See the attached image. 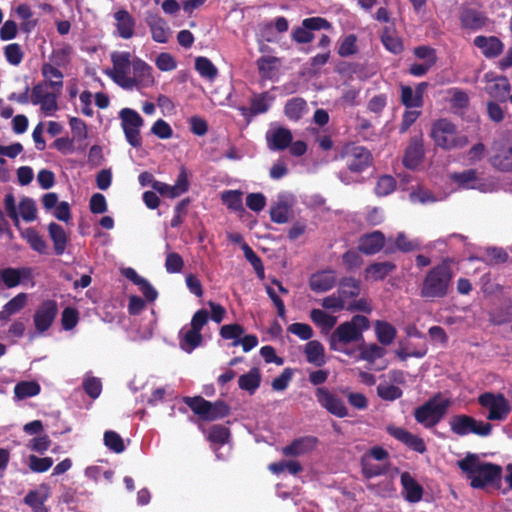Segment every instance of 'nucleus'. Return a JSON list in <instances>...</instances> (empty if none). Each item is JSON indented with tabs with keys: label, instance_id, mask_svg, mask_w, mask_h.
I'll list each match as a JSON object with an SVG mask.
<instances>
[{
	"label": "nucleus",
	"instance_id": "f257e3e1",
	"mask_svg": "<svg viewBox=\"0 0 512 512\" xmlns=\"http://www.w3.org/2000/svg\"><path fill=\"white\" fill-rule=\"evenodd\" d=\"M457 465L471 480L470 485L472 488L482 489L486 485L501 479V466L494 463L481 462L477 454L468 453L465 458L457 462Z\"/></svg>",
	"mask_w": 512,
	"mask_h": 512
},
{
	"label": "nucleus",
	"instance_id": "f03ea898",
	"mask_svg": "<svg viewBox=\"0 0 512 512\" xmlns=\"http://www.w3.org/2000/svg\"><path fill=\"white\" fill-rule=\"evenodd\" d=\"M370 328V321L364 315H354L350 321L341 323L329 337V348L332 351L352 355L346 346L352 342L363 341V332Z\"/></svg>",
	"mask_w": 512,
	"mask_h": 512
},
{
	"label": "nucleus",
	"instance_id": "7ed1b4c3",
	"mask_svg": "<svg viewBox=\"0 0 512 512\" xmlns=\"http://www.w3.org/2000/svg\"><path fill=\"white\" fill-rule=\"evenodd\" d=\"M454 273L450 262L446 259L432 267L425 275L420 295L423 298H444L448 295Z\"/></svg>",
	"mask_w": 512,
	"mask_h": 512
},
{
	"label": "nucleus",
	"instance_id": "20e7f679",
	"mask_svg": "<svg viewBox=\"0 0 512 512\" xmlns=\"http://www.w3.org/2000/svg\"><path fill=\"white\" fill-rule=\"evenodd\" d=\"M430 137L435 146L445 151L462 149L468 144V137L458 132L456 125L446 118L432 123Z\"/></svg>",
	"mask_w": 512,
	"mask_h": 512
},
{
	"label": "nucleus",
	"instance_id": "39448f33",
	"mask_svg": "<svg viewBox=\"0 0 512 512\" xmlns=\"http://www.w3.org/2000/svg\"><path fill=\"white\" fill-rule=\"evenodd\" d=\"M183 402L203 421L223 419L230 414V406L223 400L210 402L202 396L183 398Z\"/></svg>",
	"mask_w": 512,
	"mask_h": 512
},
{
	"label": "nucleus",
	"instance_id": "423d86ee",
	"mask_svg": "<svg viewBox=\"0 0 512 512\" xmlns=\"http://www.w3.org/2000/svg\"><path fill=\"white\" fill-rule=\"evenodd\" d=\"M339 158L345 162L349 172L354 174H360L373 165L371 151L354 142H349L342 146Z\"/></svg>",
	"mask_w": 512,
	"mask_h": 512
},
{
	"label": "nucleus",
	"instance_id": "0eeeda50",
	"mask_svg": "<svg viewBox=\"0 0 512 512\" xmlns=\"http://www.w3.org/2000/svg\"><path fill=\"white\" fill-rule=\"evenodd\" d=\"M439 397L440 393L417 407L414 411L415 420L426 428H432L439 423L450 405L448 399L437 402Z\"/></svg>",
	"mask_w": 512,
	"mask_h": 512
},
{
	"label": "nucleus",
	"instance_id": "6e6552de",
	"mask_svg": "<svg viewBox=\"0 0 512 512\" xmlns=\"http://www.w3.org/2000/svg\"><path fill=\"white\" fill-rule=\"evenodd\" d=\"M121 127L123 129L126 141L134 148L142 145L140 129L144 124L141 115L134 109L123 108L119 112Z\"/></svg>",
	"mask_w": 512,
	"mask_h": 512
},
{
	"label": "nucleus",
	"instance_id": "1a4fd4ad",
	"mask_svg": "<svg viewBox=\"0 0 512 512\" xmlns=\"http://www.w3.org/2000/svg\"><path fill=\"white\" fill-rule=\"evenodd\" d=\"M111 62L113 64V68L111 71L107 72V75L120 87L124 89H131L132 80H130L128 74L133 61H131L130 52H112Z\"/></svg>",
	"mask_w": 512,
	"mask_h": 512
},
{
	"label": "nucleus",
	"instance_id": "9d476101",
	"mask_svg": "<svg viewBox=\"0 0 512 512\" xmlns=\"http://www.w3.org/2000/svg\"><path fill=\"white\" fill-rule=\"evenodd\" d=\"M478 403L488 410L486 418L490 421H503L511 411L509 401L502 394L485 392L478 397Z\"/></svg>",
	"mask_w": 512,
	"mask_h": 512
},
{
	"label": "nucleus",
	"instance_id": "9b49d317",
	"mask_svg": "<svg viewBox=\"0 0 512 512\" xmlns=\"http://www.w3.org/2000/svg\"><path fill=\"white\" fill-rule=\"evenodd\" d=\"M50 86L46 81H40L35 84L31 90L30 101L33 105H40L41 110L45 115H53L58 109L57 98L58 93L48 91Z\"/></svg>",
	"mask_w": 512,
	"mask_h": 512
},
{
	"label": "nucleus",
	"instance_id": "f8f14e48",
	"mask_svg": "<svg viewBox=\"0 0 512 512\" xmlns=\"http://www.w3.org/2000/svg\"><path fill=\"white\" fill-rule=\"evenodd\" d=\"M58 314V304L55 300L43 301L35 310L33 322L39 334L45 333L53 324Z\"/></svg>",
	"mask_w": 512,
	"mask_h": 512
},
{
	"label": "nucleus",
	"instance_id": "ddd939ff",
	"mask_svg": "<svg viewBox=\"0 0 512 512\" xmlns=\"http://www.w3.org/2000/svg\"><path fill=\"white\" fill-rule=\"evenodd\" d=\"M318 403L330 414L339 418L346 417L348 410L344 401L325 387H318L315 392Z\"/></svg>",
	"mask_w": 512,
	"mask_h": 512
},
{
	"label": "nucleus",
	"instance_id": "4468645a",
	"mask_svg": "<svg viewBox=\"0 0 512 512\" xmlns=\"http://www.w3.org/2000/svg\"><path fill=\"white\" fill-rule=\"evenodd\" d=\"M428 82L418 83L415 89L408 85H401L400 101L407 109H421L424 105V93L428 88Z\"/></svg>",
	"mask_w": 512,
	"mask_h": 512
},
{
	"label": "nucleus",
	"instance_id": "2eb2a0df",
	"mask_svg": "<svg viewBox=\"0 0 512 512\" xmlns=\"http://www.w3.org/2000/svg\"><path fill=\"white\" fill-rule=\"evenodd\" d=\"M386 431L390 436L415 452L423 454L427 450L424 440L421 437L412 434L405 428L389 425L386 427Z\"/></svg>",
	"mask_w": 512,
	"mask_h": 512
},
{
	"label": "nucleus",
	"instance_id": "dca6fc26",
	"mask_svg": "<svg viewBox=\"0 0 512 512\" xmlns=\"http://www.w3.org/2000/svg\"><path fill=\"white\" fill-rule=\"evenodd\" d=\"M318 443V438L312 435L299 437L283 447L282 454L286 457H299L312 452L316 449Z\"/></svg>",
	"mask_w": 512,
	"mask_h": 512
},
{
	"label": "nucleus",
	"instance_id": "f3484780",
	"mask_svg": "<svg viewBox=\"0 0 512 512\" xmlns=\"http://www.w3.org/2000/svg\"><path fill=\"white\" fill-rule=\"evenodd\" d=\"M132 68L133 77H130V80H132L131 89L136 86L150 87L154 84L153 68L145 61L139 58L134 59Z\"/></svg>",
	"mask_w": 512,
	"mask_h": 512
},
{
	"label": "nucleus",
	"instance_id": "a211bd4d",
	"mask_svg": "<svg viewBox=\"0 0 512 512\" xmlns=\"http://www.w3.org/2000/svg\"><path fill=\"white\" fill-rule=\"evenodd\" d=\"M146 24L150 28L152 39L157 43H167L171 35V30L167 22L158 14L148 12L145 18Z\"/></svg>",
	"mask_w": 512,
	"mask_h": 512
},
{
	"label": "nucleus",
	"instance_id": "6ab92c4d",
	"mask_svg": "<svg viewBox=\"0 0 512 512\" xmlns=\"http://www.w3.org/2000/svg\"><path fill=\"white\" fill-rule=\"evenodd\" d=\"M385 242V235L381 231L375 230L359 238L358 251L365 255H374L384 248Z\"/></svg>",
	"mask_w": 512,
	"mask_h": 512
},
{
	"label": "nucleus",
	"instance_id": "aec40b11",
	"mask_svg": "<svg viewBox=\"0 0 512 512\" xmlns=\"http://www.w3.org/2000/svg\"><path fill=\"white\" fill-rule=\"evenodd\" d=\"M266 141L271 151H283L291 145L293 135L290 129L277 127L266 133Z\"/></svg>",
	"mask_w": 512,
	"mask_h": 512
},
{
	"label": "nucleus",
	"instance_id": "412c9836",
	"mask_svg": "<svg viewBox=\"0 0 512 512\" xmlns=\"http://www.w3.org/2000/svg\"><path fill=\"white\" fill-rule=\"evenodd\" d=\"M494 154L490 158L491 165L503 172L512 171V147L503 144L496 143L493 146Z\"/></svg>",
	"mask_w": 512,
	"mask_h": 512
},
{
	"label": "nucleus",
	"instance_id": "4be33fe9",
	"mask_svg": "<svg viewBox=\"0 0 512 512\" xmlns=\"http://www.w3.org/2000/svg\"><path fill=\"white\" fill-rule=\"evenodd\" d=\"M475 47L488 59L498 57L504 48L502 41L496 36H476L473 40Z\"/></svg>",
	"mask_w": 512,
	"mask_h": 512
},
{
	"label": "nucleus",
	"instance_id": "5701e85b",
	"mask_svg": "<svg viewBox=\"0 0 512 512\" xmlns=\"http://www.w3.org/2000/svg\"><path fill=\"white\" fill-rule=\"evenodd\" d=\"M424 158V148L420 137H412L405 149L403 165L408 169H415Z\"/></svg>",
	"mask_w": 512,
	"mask_h": 512
},
{
	"label": "nucleus",
	"instance_id": "b1692460",
	"mask_svg": "<svg viewBox=\"0 0 512 512\" xmlns=\"http://www.w3.org/2000/svg\"><path fill=\"white\" fill-rule=\"evenodd\" d=\"M402 493L405 500L410 503H417L423 497V487L412 477L409 472H402L400 477Z\"/></svg>",
	"mask_w": 512,
	"mask_h": 512
},
{
	"label": "nucleus",
	"instance_id": "393cba45",
	"mask_svg": "<svg viewBox=\"0 0 512 512\" xmlns=\"http://www.w3.org/2000/svg\"><path fill=\"white\" fill-rule=\"evenodd\" d=\"M0 277L7 288H14L18 286L22 280H30L32 278V269L29 267H8L0 270Z\"/></svg>",
	"mask_w": 512,
	"mask_h": 512
},
{
	"label": "nucleus",
	"instance_id": "a878e982",
	"mask_svg": "<svg viewBox=\"0 0 512 512\" xmlns=\"http://www.w3.org/2000/svg\"><path fill=\"white\" fill-rule=\"evenodd\" d=\"M336 284L335 272L331 269L316 272L311 275L309 286L314 292H326Z\"/></svg>",
	"mask_w": 512,
	"mask_h": 512
},
{
	"label": "nucleus",
	"instance_id": "bb28decb",
	"mask_svg": "<svg viewBox=\"0 0 512 512\" xmlns=\"http://www.w3.org/2000/svg\"><path fill=\"white\" fill-rule=\"evenodd\" d=\"M269 100H272V97H270L268 92H263L251 98L250 108L240 106L238 110L245 118L263 114L269 110Z\"/></svg>",
	"mask_w": 512,
	"mask_h": 512
},
{
	"label": "nucleus",
	"instance_id": "cd10ccee",
	"mask_svg": "<svg viewBox=\"0 0 512 512\" xmlns=\"http://www.w3.org/2000/svg\"><path fill=\"white\" fill-rule=\"evenodd\" d=\"M118 34L123 39H130L134 35L135 19L127 10L121 9L114 14Z\"/></svg>",
	"mask_w": 512,
	"mask_h": 512
},
{
	"label": "nucleus",
	"instance_id": "c85d7f7f",
	"mask_svg": "<svg viewBox=\"0 0 512 512\" xmlns=\"http://www.w3.org/2000/svg\"><path fill=\"white\" fill-rule=\"evenodd\" d=\"M202 341L203 336L201 332L191 327L188 329L183 327L179 332V346L187 353H191L194 349L200 346Z\"/></svg>",
	"mask_w": 512,
	"mask_h": 512
},
{
	"label": "nucleus",
	"instance_id": "c756f323",
	"mask_svg": "<svg viewBox=\"0 0 512 512\" xmlns=\"http://www.w3.org/2000/svg\"><path fill=\"white\" fill-rule=\"evenodd\" d=\"M59 68L60 67H56L50 63H43L41 66V73L45 79L44 81H46L50 88L58 94L61 93L64 85V75Z\"/></svg>",
	"mask_w": 512,
	"mask_h": 512
},
{
	"label": "nucleus",
	"instance_id": "7c9ffc66",
	"mask_svg": "<svg viewBox=\"0 0 512 512\" xmlns=\"http://www.w3.org/2000/svg\"><path fill=\"white\" fill-rule=\"evenodd\" d=\"M395 270L396 265L392 262H374L365 269V277L373 281H381Z\"/></svg>",
	"mask_w": 512,
	"mask_h": 512
},
{
	"label": "nucleus",
	"instance_id": "2f4dec72",
	"mask_svg": "<svg viewBox=\"0 0 512 512\" xmlns=\"http://www.w3.org/2000/svg\"><path fill=\"white\" fill-rule=\"evenodd\" d=\"M487 18L474 9H465L460 15L461 26L469 30H479L486 25Z\"/></svg>",
	"mask_w": 512,
	"mask_h": 512
},
{
	"label": "nucleus",
	"instance_id": "473e14b6",
	"mask_svg": "<svg viewBox=\"0 0 512 512\" xmlns=\"http://www.w3.org/2000/svg\"><path fill=\"white\" fill-rule=\"evenodd\" d=\"M337 293L343 300L356 298L361 293V281L352 276L343 277L338 283Z\"/></svg>",
	"mask_w": 512,
	"mask_h": 512
},
{
	"label": "nucleus",
	"instance_id": "72a5a7b5",
	"mask_svg": "<svg viewBox=\"0 0 512 512\" xmlns=\"http://www.w3.org/2000/svg\"><path fill=\"white\" fill-rule=\"evenodd\" d=\"M307 112V102L301 97L289 99L284 106V114L291 121H299Z\"/></svg>",
	"mask_w": 512,
	"mask_h": 512
},
{
	"label": "nucleus",
	"instance_id": "f704fd0d",
	"mask_svg": "<svg viewBox=\"0 0 512 512\" xmlns=\"http://www.w3.org/2000/svg\"><path fill=\"white\" fill-rule=\"evenodd\" d=\"M374 329L377 341L383 346L392 344L397 336L396 328L384 320H377Z\"/></svg>",
	"mask_w": 512,
	"mask_h": 512
},
{
	"label": "nucleus",
	"instance_id": "c9c22d12",
	"mask_svg": "<svg viewBox=\"0 0 512 512\" xmlns=\"http://www.w3.org/2000/svg\"><path fill=\"white\" fill-rule=\"evenodd\" d=\"M49 236L53 242L54 252L57 256L64 253L68 237L63 227L55 222H52L48 226Z\"/></svg>",
	"mask_w": 512,
	"mask_h": 512
},
{
	"label": "nucleus",
	"instance_id": "e433bc0d",
	"mask_svg": "<svg viewBox=\"0 0 512 512\" xmlns=\"http://www.w3.org/2000/svg\"><path fill=\"white\" fill-rule=\"evenodd\" d=\"M27 303V294L21 292L9 300L0 311V321H8L10 317L21 311Z\"/></svg>",
	"mask_w": 512,
	"mask_h": 512
},
{
	"label": "nucleus",
	"instance_id": "4c0bfd02",
	"mask_svg": "<svg viewBox=\"0 0 512 512\" xmlns=\"http://www.w3.org/2000/svg\"><path fill=\"white\" fill-rule=\"evenodd\" d=\"M380 38L383 46L389 52L398 55L404 50L403 41L400 37L395 35L393 28L384 27Z\"/></svg>",
	"mask_w": 512,
	"mask_h": 512
},
{
	"label": "nucleus",
	"instance_id": "58836bf2",
	"mask_svg": "<svg viewBox=\"0 0 512 512\" xmlns=\"http://www.w3.org/2000/svg\"><path fill=\"white\" fill-rule=\"evenodd\" d=\"M261 384V374L258 368H252L238 379L239 388L253 395Z\"/></svg>",
	"mask_w": 512,
	"mask_h": 512
},
{
	"label": "nucleus",
	"instance_id": "ea45409f",
	"mask_svg": "<svg viewBox=\"0 0 512 512\" xmlns=\"http://www.w3.org/2000/svg\"><path fill=\"white\" fill-rule=\"evenodd\" d=\"M474 418L465 414L455 415L449 421L451 431L458 436L471 433Z\"/></svg>",
	"mask_w": 512,
	"mask_h": 512
},
{
	"label": "nucleus",
	"instance_id": "a19ab883",
	"mask_svg": "<svg viewBox=\"0 0 512 512\" xmlns=\"http://www.w3.org/2000/svg\"><path fill=\"white\" fill-rule=\"evenodd\" d=\"M72 52V46L70 44L64 43L53 49L51 55L49 56V63L60 68L66 67L71 61Z\"/></svg>",
	"mask_w": 512,
	"mask_h": 512
},
{
	"label": "nucleus",
	"instance_id": "79ce46f5",
	"mask_svg": "<svg viewBox=\"0 0 512 512\" xmlns=\"http://www.w3.org/2000/svg\"><path fill=\"white\" fill-rule=\"evenodd\" d=\"M488 92L492 97L503 102L506 101L510 92V83L508 78L505 76L496 77L493 83L488 86Z\"/></svg>",
	"mask_w": 512,
	"mask_h": 512
},
{
	"label": "nucleus",
	"instance_id": "37998d69",
	"mask_svg": "<svg viewBox=\"0 0 512 512\" xmlns=\"http://www.w3.org/2000/svg\"><path fill=\"white\" fill-rule=\"evenodd\" d=\"M305 355H306L307 361L316 366H321L325 363L324 347L317 340L309 341L305 345Z\"/></svg>",
	"mask_w": 512,
	"mask_h": 512
},
{
	"label": "nucleus",
	"instance_id": "c03bdc74",
	"mask_svg": "<svg viewBox=\"0 0 512 512\" xmlns=\"http://www.w3.org/2000/svg\"><path fill=\"white\" fill-rule=\"evenodd\" d=\"M310 318L315 325L321 327L322 331L326 333L329 332L337 322L335 316L316 308L310 311Z\"/></svg>",
	"mask_w": 512,
	"mask_h": 512
},
{
	"label": "nucleus",
	"instance_id": "a18cd8bd",
	"mask_svg": "<svg viewBox=\"0 0 512 512\" xmlns=\"http://www.w3.org/2000/svg\"><path fill=\"white\" fill-rule=\"evenodd\" d=\"M385 348L379 346L376 343L362 344L359 346V359L374 363L376 360L381 359L385 356Z\"/></svg>",
	"mask_w": 512,
	"mask_h": 512
},
{
	"label": "nucleus",
	"instance_id": "49530a36",
	"mask_svg": "<svg viewBox=\"0 0 512 512\" xmlns=\"http://www.w3.org/2000/svg\"><path fill=\"white\" fill-rule=\"evenodd\" d=\"M22 237L28 242L34 251L40 254L47 253V244L36 229L32 227L25 229V231L22 232Z\"/></svg>",
	"mask_w": 512,
	"mask_h": 512
},
{
	"label": "nucleus",
	"instance_id": "de8ad7c7",
	"mask_svg": "<svg viewBox=\"0 0 512 512\" xmlns=\"http://www.w3.org/2000/svg\"><path fill=\"white\" fill-rule=\"evenodd\" d=\"M41 387L35 381H21L14 387L15 398L23 400L36 396L40 393Z\"/></svg>",
	"mask_w": 512,
	"mask_h": 512
},
{
	"label": "nucleus",
	"instance_id": "09e8293b",
	"mask_svg": "<svg viewBox=\"0 0 512 512\" xmlns=\"http://www.w3.org/2000/svg\"><path fill=\"white\" fill-rule=\"evenodd\" d=\"M222 203L231 211H244L242 192L239 190H227L221 194Z\"/></svg>",
	"mask_w": 512,
	"mask_h": 512
},
{
	"label": "nucleus",
	"instance_id": "8fccbe9b",
	"mask_svg": "<svg viewBox=\"0 0 512 512\" xmlns=\"http://www.w3.org/2000/svg\"><path fill=\"white\" fill-rule=\"evenodd\" d=\"M241 248L243 250L244 257L252 265L258 278L263 279L265 277V269L261 258L246 242L242 243Z\"/></svg>",
	"mask_w": 512,
	"mask_h": 512
},
{
	"label": "nucleus",
	"instance_id": "3c124183",
	"mask_svg": "<svg viewBox=\"0 0 512 512\" xmlns=\"http://www.w3.org/2000/svg\"><path fill=\"white\" fill-rule=\"evenodd\" d=\"M290 210L291 207L287 202L279 200L270 208V218L272 222L277 224H284L288 222Z\"/></svg>",
	"mask_w": 512,
	"mask_h": 512
},
{
	"label": "nucleus",
	"instance_id": "603ef678",
	"mask_svg": "<svg viewBox=\"0 0 512 512\" xmlns=\"http://www.w3.org/2000/svg\"><path fill=\"white\" fill-rule=\"evenodd\" d=\"M477 170L468 169L462 172H454L450 175V179L459 187L464 189L474 188L473 182L477 180Z\"/></svg>",
	"mask_w": 512,
	"mask_h": 512
},
{
	"label": "nucleus",
	"instance_id": "864d4df0",
	"mask_svg": "<svg viewBox=\"0 0 512 512\" xmlns=\"http://www.w3.org/2000/svg\"><path fill=\"white\" fill-rule=\"evenodd\" d=\"M195 69L204 78L213 80L218 74L215 65L207 57L199 56L195 60Z\"/></svg>",
	"mask_w": 512,
	"mask_h": 512
},
{
	"label": "nucleus",
	"instance_id": "5fc2aeb1",
	"mask_svg": "<svg viewBox=\"0 0 512 512\" xmlns=\"http://www.w3.org/2000/svg\"><path fill=\"white\" fill-rule=\"evenodd\" d=\"M46 497L40 495L36 490H30L23 499V502L29 506L33 512H48L45 506Z\"/></svg>",
	"mask_w": 512,
	"mask_h": 512
},
{
	"label": "nucleus",
	"instance_id": "6e6d98bb",
	"mask_svg": "<svg viewBox=\"0 0 512 512\" xmlns=\"http://www.w3.org/2000/svg\"><path fill=\"white\" fill-rule=\"evenodd\" d=\"M220 336L226 340H234L233 346L239 345V339L244 334V328L238 323L226 324L220 328Z\"/></svg>",
	"mask_w": 512,
	"mask_h": 512
},
{
	"label": "nucleus",
	"instance_id": "4d7b16f0",
	"mask_svg": "<svg viewBox=\"0 0 512 512\" xmlns=\"http://www.w3.org/2000/svg\"><path fill=\"white\" fill-rule=\"evenodd\" d=\"M396 180L391 175H382L377 180L374 192L379 197L391 194L396 189Z\"/></svg>",
	"mask_w": 512,
	"mask_h": 512
},
{
	"label": "nucleus",
	"instance_id": "13d9d810",
	"mask_svg": "<svg viewBox=\"0 0 512 512\" xmlns=\"http://www.w3.org/2000/svg\"><path fill=\"white\" fill-rule=\"evenodd\" d=\"M395 245L398 251L408 253L421 249V243L418 239H408L404 232H399L395 238Z\"/></svg>",
	"mask_w": 512,
	"mask_h": 512
},
{
	"label": "nucleus",
	"instance_id": "bf43d9fd",
	"mask_svg": "<svg viewBox=\"0 0 512 512\" xmlns=\"http://www.w3.org/2000/svg\"><path fill=\"white\" fill-rule=\"evenodd\" d=\"M361 472L364 478L371 479L377 476L385 475L388 472V467L370 463L363 457L361 460Z\"/></svg>",
	"mask_w": 512,
	"mask_h": 512
},
{
	"label": "nucleus",
	"instance_id": "052dcab7",
	"mask_svg": "<svg viewBox=\"0 0 512 512\" xmlns=\"http://www.w3.org/2000/svg\"><path fill=\"white\" fill-rule=\"evenodd\" d=\"M53 463L54 461L51 457L40 458L34 454H31L28 457L29 469L35 473H44L48 471L52 467Z\"/></svg>",
	"mask_w": 512,
	"mask_h": 512
},
{
	"label": "nucleus",
	"instance_id": "680f3d73",
	"mask_svg": "<svg viewBox=\"0 0 512 512\" xmlns=\"http://www.w3.org/2000/svg\"><path fill=\"white\" fill-rule=\"evenodd\" d=\"M105 446L114 453L120 454L125 450L122 437L115 431L109 430L104 433Z\"/></svg>",
	"mask_w": 512,
	"mask_h": 512
},
{
	"label": "nucleus",
	"instance_id": "e2e57ef3",
	"mask_svg": "<svg viewBox=\"0 0 512 512\" xmlns=\"http://www.w3.org/2000/svg\"><path fill=\"white\" fill-rule=\"evenodd\" d=\"M230 437V430L220 424L213 425L210 428L209 434H208V440L212 443L224 445L228 442Z\"/></svg>",
	"mask_w": 512,
	"mask_h": 512
},
{
	"label": "nucleus",
	"instance_id": "0e129e2a",
	"mask_svg": "<svg viewBox=\"0 0 512 512\" xmlns=\"http://www.w3.org/2000/svg\"><path fill=\"white\" fill-rule=\"evenodd\" d=\"M4 55L7 62L13 66H18L24 58V52L18 43H11L5 46Z\"/></svg>",
	"mask_w": 512,
	"mask_h": 512
},
{
	"label": "nucleus",
	"instance_id": "69168bd1",
	"mask_svg": "<svg viewBox=\"0 0 512 512\" xmlns=\"http://www.w3.org/2000/svg\"><path fill=\"white\" fill-rule=\"evenodd\" d=\"M19 209L23 220L31 222L36 219L37 208L33 199L28 197L23 198L19 203Z\"/></svg>",
	"mask_w": 512,
	"mask_h": 512
},
{
	"label": "nucleus",
	"instance_id": "338daca9",
	"mask_svg": "<svg viewBox=\"0 0 512 512\" xmlns=\"http://www.w3.org/2000/svg\"><path fill=\"white\" fill-rule=\"evenodd\" d=\"M422 112L420 109H407L402 114L401 123L399 125V133L403 134L409 130V128L417 121L421 116Z\"/></svg>",
	"mask_w": 512,
	"mask_h": 512
},
{
	"label": "nucleus",
	"instance_id": "774afa93",
	"mask_svg": "<svg viewBox=\"0 0 512 512\" xmlns=\"http://www.w3.org/2000/svg\"><path fill=\"white\" fill-rule=\"evenodd\" d=\"M356 43L357 37L354 34H349L340 43V46L338 48V54L341 57H348L357 53L358 47Z\"/></svg>",
	"mask_w": 512,
	"mask_h": 512
}]
</instances>
